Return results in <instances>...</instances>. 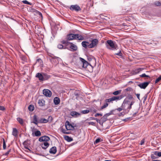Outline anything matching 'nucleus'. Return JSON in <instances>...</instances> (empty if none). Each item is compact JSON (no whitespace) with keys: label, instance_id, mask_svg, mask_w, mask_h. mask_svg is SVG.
Wrapping results in <instances>:
<instances>
[{"label":"nucleus","instance_id":"f257e3e1","mask_svg":"<svg viewBox=\"0 0 161 161\" xmlns=\"http://www.w3.org/2000/svg\"><path fill=\"white\" fill-rule=\"evenodd\" d=\"M134 103V101L130 102L129 100L125 99L121 107L118 108L117 110L120 112L122 110L126 109V111H127V113H128L131 108L132 105Z\"/></svg>","mask_w":161,"mask_h":161},{"label":"nucleus","instance_id":"f03ea898","mask_svg":"<svg viewBox=\"0 0 161 161\" xmlns=\"http://www.w3.org/2000/svg\"><path fill=\"white\" fill-rule=\"evenodd\" d=\"M76 124L73 123H70L69 121H66L65 126L66 129L63 128H61V131L64 134H68L69 133L68 131L69 130H74V127H76Z\"/></svg>","mask_w":161,"mask_h":161},{"label":"nucleus","instance_id":"7ed1b4c3","mask_svg":"<svg viewBox=\"0 0 161 161\" xmlns=\"http://www.w3.org/2000/svg\"><path fill=\"white\" fill-rule=\"evenodd\" d=\"M106 45L108 49L113 50L116 49L117 47V46L116 43L111 40H107Z\"/></svg>","mask_w":161,"mask_h":161},{"label":"nucleus","instance_id":"20e7f679","mask_svg":"<svg viewBox=\"0 0 161 161\" xmlns=\"http://www.w3.org/2000/svg\"><path fill=\"white\" fill-rule=\"evenodd\" d=\"M161 157V152L155 151L153 152L151 155V158L153 160L152 161H161L159 160H155Z\"/></svg>","mask_w":161,"mask_h":161},{"label":"nucleus","instance_id":"39448f33","mask_svg":"<svg viewBox=\"0 0 161 161\" xmlns=\"http://www.w3.org/2000/svg\"><path fill=\"white\" fill-rule=\"evenodd\" d=\"M98 42V41L97 39H94L92 41L91 43L88 45V47L91 48H93L97 46Z\"/></svg>","mask_w":161,"mask_h":161},{"label":"nucleus","instance_id":"423d86ee","mask_svg":"<svg viewBox=\"0 0 161 161\" xmlns=\"http://www.w3.org/2000/svg\"><path fill=\"white\" fill-rule=\"evenodd\" d=\"M69 9L72 11H75L76 12H78L81 10L80 7L77 5H71Z\"/></svg>","mask_w":161,"mask_h":161},{"label":"nucleus","instance_id":"0eeeda50","mask_svg":"<svg viewBox=\"0 0 161 161\" xmlns=\"http://www.w3.org/2000/svg\"><path fill=\"white\" fill-rule=\"evenodd\" d=\"M69 44H70V46L69 48L68 49V50L72 52H74L77 50L78 48L77 46L71 42H69Z\"/></svg>","mask_w":161,"mask_h":161},{"label":"nucleus","instance_id":"6e6552de","mask_svg":"<svg viewBox=\"0 0 161 161\" xmlns=\"http://www.w3.org/2000/svg\"><path fill=\"white\" fill-rule=\"evenodd\" d=\"M80 60L81 61L82 63L83 67L85 68H86L88 66L92 67V66L90 64H89L83 58H80Z\"/></svg>","mask_w":161,"mask_h":161},{"label":"nucleus","instance_id":"1a4fd4ad","mask_svg":"<svg viewBox=\"0 0 161 161\" xmlns=\"http://www.w3.org/2000/svg\"><path fill=\"white\" fill-rule=\"evenodd\" d=\"M76 34H68L66 37L67 41H70L74 39H76Z\"/></svg>","mask_w":161,"mask_h":161},{"label":"nucleus","instance_id":"9d476101","mask_svg":"<svg viewBox=\"0 0 161 161\" xmlns=\"http://www.w3.org/2000/svg\"><path fill=\"white\" fill-rule=\"evenodd\" d=\"M43 93L46 97H51L52 92L50 91L47 89H44L43 90Z\"/></svg>","mask_w":161,"mask_h":161},{"label":"nucleus","instance_id":"9b49d317","mask_svg":"<svg viewBox=\"0 0 161 161\" xmlns=\"http://www.w3.org/2000/svg\"><path fill=\"white\" fill-rule=\"evenodd\" d=\"M149 82H144L138 85V86L141 89H145L149 84Z\"/></svg>","mask_w":161,"mask_h":161},{"label":"nucleus","instance_id":"f8f14e48","mask_svg":"<svg viewBox=\"0 0 161 161\" xmlns=\"http://www.w3.org/2000/svg\"><path fill=\"white\" fill-rule=\"evenodd\" d=\"M49 137L47 136H42L39 139V141L40 142H47L50 140Z\"/></svg>","mask_w":161,"mask_h":161},{"label":"nucleus","instance_id":"ddd939ff","mask_svg":"<svg viewBox=\"0 0 161 161\" xmlns=\"http://www.w3.org/2000/svg\"><path fill=\"white\" fill-rule=\"evenodd\" d=\"M36 77L38 78L39 80L40 81L44 80V78L43 77V74H42L40 73H38L36 74Z\"/></svg>","mask_w":161,"mask_h":161},{"label":"nucleus","instance_id":"4468645a","mask_svg":"<svg viewBox=\"0 0 161 161\" xmlns=\"http://www.w3.org/2000/svg\"><path fill=\"white\" fill-rule=\"evenodd\" d=\"M70 115L74 117H77L80 115V114L75 111H72L70 112Z\"/></svg>","mask_w":161,"mask_h":161},{"label":"nucleus","instance_id":"2eb2a0df","mask_svg":"<svg viewBox=\"0 0 161 161\" xmlns=\"http://www.w3.org/2000/svg\"><path fill=\"white\" fill-rule=\"evenodd\" d=\"M110 121H103L102 127L104 129H108L109 127V125H107L109 123H110Z\"/></svg>","mask_w":161,"mask_h":161},{"label":"nucleus","instance_id":"dca6fc26","mask_svg":"<svg viewBox=\"0 0 161 161\" xmlns=\"http://www.w3.org/2000/svg\"><path fill=\"white\" fill-rule=\"evenodd\" d=\"M112 114V112H111L110 113L105 114L102 118L103 121H107V120H108V119L107 118L108 117L111 115Z\"/></svg>","mask_w":161,"mask_h":161},{"label":"nucleus","instance_id":"f3484780","mask_svg":"<svg viewBox=\"0 0 161 161\" xmlns=\"http://www.w3.org/2000/svg\"><path fill=\"white\" fill-rule=\"evenodd\" d=\"M49 145V144L47 142H44L41 144L42 148L44 149H46Z\"/></svg>","mask_w":161,"mask_h":161},{"label":"nucleus","instance_id":"a211bd4d","mask_svg":"<svg viewBox=\"0 0 161 161\" xmlns=\"http://www.w3.org/2000/svg\"><path fill=\"white\" fill-rule=\"evenodd\" d=\"M38 103L39 106L42 107L45 105V101L43 99H40L38 100Z\"/></svg>","mask_w":161,"mask_h":161},{"label":"nucleus","instance_id":"6ab92c4d","mask_svg":"<svg viewBox=\"0 0 161 161\" xmlns=\"http://www.w3.org/2000/svg\"><path fill=\"white\" fill-rule=\"evenodd\" d=\"M30 140H27L26 141H25L23 142V145L24 146V147L26 149H28V147H29V145L30 144Z\"/></svg>","mask_w":161,"mask_h":161},{"label":"nucleus","instance_id":"aec40b11","mask_svg":"<svg viewBox=\"0 0 161 161\" xmlns=\"http://www.w3.org/2000/svg\"><path fill=\"white\" fill-rule=\"evenodd\" d=\"M18 131L16 128H13V129L12 134L13 136L15 137H16L18 136Z\"/></svg>","mask_w":161,"mask_h":161},{"label":"nucleus","instance_id":"412c9836","mask_svg":"<svg viewBox=\"0 0 161 161\" xmlns=\"http://www.w3.org/2000/svg\"><path fill=\"white\" fill-rule=\"evenodd\" d=\"M76 39H77L79 40H83L85 39V38L83 36H81V35L76 34Z\"/></svg>","mask_w":161,"mask_h":161},{"label":"nucleus","instance_id":"4be33fe9","mask_svg":"<svg viewBox=\"0 0 161 161\" xmlns=\"http://www.w3.org/2000/svg\"><path fill=\"white\" fill-rule=\"evenodd\" d=\"M57 152L56 147H52L49 150V152L53 154H55Z\"/></svg>","mask_w":161,"mask_h":161},{"label":"nucleus","instance_id":"5701e85b","mask_svg":"<svg viewBox=\"0 0 161 161\" xmlns=\"http://www.w3.org/2000/svg\"><path fill=\"white\" fill-rule=\"evenodd\" d=\"M37 64L38 66L42 67L43 65V62L41 59L39 58L36 60V63L35 64Z\"/></svg>","mask_w":161,"mask_h":161},{"label":"nucleus","instance_id":"b1692460","mask_svg":"<svg viewBox=\"0 0 161 161\" xmlns=\"http://www.w3.org/2000/svg\"><path fill=\"white\" fill-rule=\"evenodd\" d=\"M89 44V42L86 41H83L81 43L82 46L85 48H86L88 47Z\"/></svg>","mask_w":161,"mask_h":161},{"label":"nucleus","instance_id":"393cba45","mask_svg":"<svg viewBox=\"0 0 161 161\" xmlns=\"http://www.w3.org/2000/svg\"><path fill=\"white\" fill-rule=\"evenodd\" d=\"M60 99L58 97H56L54 99V102L55 105L58 104L60 103Z\"/></svg>","mask_w":161,"mask_h":161},{"label":"nucleus","instance_id":"a878e982","mask_svg":"<svg viewBox=\"0 0 161 161\" xmlns=\"http://www.w3.org/2000/svg\"><path fill=\"white\" fill-rule=\"evenodd\" d=\"M64 138L65 140L68 142H70L73 141V139L71 137H70L69 136H64Z\"/></svg>","mask_w":161,"mask_h":161},{"label":"nucleus","instance_id":"bb28decb","mask_svg":"<svg viewBox=\"0 0 161 161\" xmlns=\"http://www.w3.org/2000/svg\"><path fill=\"white\" fill-rule=\"evenodd\" d=\"M44 80H47L50 78V76L46 73H43Z\"/></svg>","mask_w":161,"mask_h":161},{"label":"nucleus","instance_id":"cd10ccee","mask_svg":"<svg viewBox=\"0 0 161 161\" xmlns=\"http://www.w3.org/2000/svg\"><path fill=\"white\" fill-rule=\"evenodd\" d=\"M91 125L93 126H95L96 125V123H95L92 122V121H90L89 122H87L86 123V125H85L88 126L89 125Z\"/></svg>","mask_w":161,"mask_h":161},{"label":"nucleus","instance_id":"c85d7f7f","mask_svg":"<svg viewBox=\"0 0 161 161\" xmlns=\"http://www.w3.org/2000/svg\"><path fill=\"white\" fill-rule=\"evenodd\" d=\"M41 135V133L39 130L36 131L34 134L33 136H40Z\"/></svg>","mask_w":161,"mask_h":161},{"label":"nucleus","instance_id":"c756f323","mask_svg":"<svg viewBox=\"0 0 161 161\" xmlns=\"http://www.w3.org/2000/svg\"><path fill=\"white\" fill-rule=\"evenodd\" d=\"M53 119V118L51 116H49L47 119L42 118V119L40 121H52Z\"/></svg>","mask_w":161,"mask_h":161},{"label":"nucleus","instance_id":"7c9ffc66","mask_svg":"<svg viewBox=\"0 0 161 161\" xmlns=\"http://www.w3.org/2000/svg\"><path fill=\"white\" fill-rule=\"evenodd\" d=\"M113 101L118 100H120L121 98V97L119 96H114L112 97Z\"/></svg>","mask_w":161,"mask_h":161},{"label":"nucleus","instance_id":"2f4dec72","mask_svg":"<svg viewBox=\"0 0 161 161\" xmlns=\"http://www.w3.org/2000/svg\"><path fill=\"white\" fill-rule=\"evenodd\" d=\"M34 109V106L32 105H30L28 107L29 110L30 111H33Z\"/></svg>","mask_w":161,"mask_h":161},{"label":"nucleus","instance_id":"473e14b6","mask_svg":"<svg viewBox=\"0 0 161 161\" xmlns=\"http://www.w3.org/2000/svg\"><path fill=\"white\" fill-rule=\"evenodd\" d=\"M158 43H155V42H147L146 43L148 45H152L153 46H154L156 45H157Z\"/></svg>","mask_w":161,"mask_h":161},{"label":"nucleus","instance_id":"72a5a7b5","mask_svg":"<svg viewBox=\"0 0 161 161\" xmlns=\"http://www.w3.org/2000/svg\"><path fill=\"white\" fill-rule=\"evenodd\" d=\"M143 69L142 68H138L135 70V72L136 73H138L141 71H142Z\"/></svg>","mask_w":161,"mask_h":161},{"label":"nucleus","instance_id":"f704fd0d","mask_svg":"<svg viewBox=\"0 0 161 161\" xmlns=\"http://www.w3.org/2000/svg\"><path fill=\"white\" fill-rule=\"evenodd\" d=\"M108 103H106V102H105V103H104V104L103 105V106H102L101 107V108L102 109H104V108H106L108 106Z\"/></svg>","mask_w":161,"mask_h":161},{"label":"nucleus","instance_id":"c9c22d12","mask_svg":"<svg viewBox=\"0 0 161 161\" xmlns=\"http://www.w3.org/2000/svg\"><path fill=\"white\" fill-rule=\"evenodd\" d=\"M90 112V110H82L81 111V113L84 114H87L88 113Z\"/></svg>","mask_w":161,"mask_h":161},{"label":"nucleus","instance_id":"e433bc0d","mask_svg":"<svg viewBox=\"0 0 161 161\" xmlns=\"http://www.w3.org/2000/svg\"><path fill=\"white\" fill-rule=\"evenodd\" d=\"M47 121H33V123L36 125H37L38 124L40 123H46Z\"/></svg>","mask_w":161,"mask_h":161},{"label":"nucleus","instance_id":"4c0bfd02","mask_svg":"<svg viewBox=\"0 0 161 161\" xmlns=\"http://www.w3.org/2000/svg\"><path fill=\"white\" fill-rule=\"evenodd\" d=\"M140 76L141 77H147V78H150V76H149L148 75H146V74L145 73L142 74V75H140Z\"/></svg>","mask_w":161,"mask_h":161},{"label":"nucleus","instance_id":"58836bf2","mask_svg":"<svg viewBox=\"0 0 161 161\" xmlns=\"http://www.w3.org/2000/svg\"><path fill=\"white\" fill-rule=\"evenodd\" d=\"M58 47L60 49H62L63 48L65 49L66 48L64 47L61 44H59L58 45Z\"/></svg>","mask_w":161,"mask_h":161},{"label":"nucleus","instance_id":"ea45409f","mask_svg":"<svg viewBox=\"0 0 161 161\" xmlns=\"http://www.w3.org/2000/svg\"><path fill=\"white\" fill-rule=\"evenodd\" d=\"M6 146L5 141L4 139L3 140V148L4 149H5L6 148Z\"/></svg>","mask_w":161,"mask_h":161},{"label":"nucleus","instance_id":"a19ab883","mask_svg":"<svg viewBox=\"0 0 161 161\" xmlns=\"http://www.w3.org/2000/svg\"><path fill=\"white\" fill-rule=\"evenodd\" d=\"M113 101L112 97L109 99H106L105 100V102L107 103H108V102H112Z\"/></svg>","mask_w":161,"mask_h":161},{"label":"nucleus","instance_id":"79ce46f5","mask_svg":"<svg viewBox=\"0 0 161 161\" xmlns=\"http://www.w3.org/2000/svg\"><path fill=\"white\" fill-rule=\"evenodd\" d=\"M31 130L32 132V135L34 136V132L36 131V129L34 127H31Z\"/></svg>","mask_w":161,"mask_h":161},{"label":"nucleus","instance_id":"37998d69","mask_svg":"<svg viewBox=\"0 0 161 161\" xmlns=\"http://www.w3.org/2000/svg\"><path fill=\"white\" fill-rule=\"evenodd\" d=\"M161 80V75H160L155 80V83H157Z\"/></svg>","mask_w":161,"mask_h":161},{"label":"nucleus","instance_id":"c03bdc74","mask_svg":"<svg viewBox=\"0 0 161 161\" xmlns=\"http://www.w3.org/2000/svg\"><path fill=\"white\" fill-rule=\"evenodd\" d=\"M22 2L25 4H27L30 5H31V4L30 2H28L26 0L23 1Z\"/></svg>","mask_w":161,"mask_h":161},{"label":"nucleus","instance_id":"a18cd8bd","mask_svg":"<svg viewBox=\"0 0 161 161\" xmlns=\"http://www.w3.org/2000/svg\"><path fill=\"white\" fill-rule=\"evenodd\" d=\"M120 91H115L114 92H113V94L114 95H117L118 94H119V93H120Z\"/></svg>","mask_w":161,"mask_h":161},{"label":"nucleus","instance_id":"49530a36","mask_svg":"<svg viewBox=\"0 0 161 161\" xmlns=\"http://www.w3.org/2000/svg\"><path fill=\"white\" fill-rule=\"evenodd\" d=\"M100 140H101V139L99 138H98L97 139H96V140H95V141L94 142V143L96 144V143L99 142L101 141Z\"/></svg>","mask_w":161,"mask_h":161},{"label":"nucleus","instance_id":"de8ad7c7","mask_svg":"<svg viewBox=\"0 0 161 161\" xmlns=\"http://www.w3.org/2000/svg\"><path fill=\"white\" fill-rule=\"evenodd\" d=\"M67 40L65 41L64 40L62 41V43L63 44H65L66 45H68V44H69V42H68L67 41Z\"/></svg>","mask_w":161,"mask_h":161},{"label":"nucleus","instance_id":"09e8293b","mask_svg":"<svg viewBox=\"0 0 161 161\" xmlns=\"http://www.w3.org/2000/svg\"><path fill=\"white\" fill-rule=\"evenodd\" d=\"M154 4L157 6H160L161 5V3L159 1L155 2Z\"/></svg>","mask_w":161,"mask_h":161},{"label":"nucleus","instance_id":"8fccbe9b","mask_svg":"<svg viewBox=\"0 0 161 161\" xmlns=\"http://www.w3.org/2000/svg\"><path fill=\"white\" fill-rule=\"evenodd\" d=\"M33 121H38L37 116V115H35L33 116Z\"/></svg>","mask_w":161,"mask_h":161},{"label":"nucleus","instance_id":"3c124183","mask_svg":"<svg viewBox=\"0 0 161 161\" xmlns=\"http://www.w3.org/2000/svg\"><path fill=\"white\" fill-rule=\"evenodd\" d=\"M11 149H9L6 153L4 154V155L6 156L8 155L9 154V153L11 152Z\"/></svg>","mask_w":161,"mask_h":161},{"label":"nucleus","instance_id":"603ef678","mask_svg":"<svg viewBox=\"0 0 161 161\" xmlns=\"http://www.w3.org/2000/svg\"><path fill=\"white\" fill-rule=\"evenodd\" d=\"M115 54L119 56H122V53H121V51H120L119 53H115Z\"/></svg>","mask_w":161,"mask_h":161},{"label":"nucleus","instance_id":"864d4df0","mask_svg":"<svg viewBox=\"0 0 161 161\" xmlns=\"http://www.w3.org/2000/svg\"><path fill=\"white\" fill-rule=\"evenodd\" d=\"M0 110L3 111L4 110L5 108L3 106H0Z\"/></svg>","mask_w":161,"mask_h":161},{"label":"nucleus","instance_id":"5fc2aeb1","mask_svg":"<svg viewBox=\"0 0 161 161\" xmlns=\"http://www.w3.org/2000/svg\"><path fill=\"white\" fill-rule=\"evenodd\" d=\"M24 122L25 121H19L20 124L22 126H24V125L25 124Z\"/></svg>","mask_w":161,"mask_h":161},{"label":"nucleus","instance_id":"6e6d98bb","mask_svg":"<svg viewBox=\"0 0 161 161\" xmlns=\"http://www.w3.org/2000/svg\"><path fill=\"white\" fill-rule=\"evenodd\" d=\"M144 143V139H142V140H141V145H143Z\"/></svg>","mask_w":161,"mask_h":161},{"label":"nucleus","instance_id":"4d7b16f0","mask_svg":"<svg viewBox=\"0 0 161 161\" xmlns=\"http://www.w3.org/2000/svg\"><path fill=\"white\" fill-rule=\"evenodd\" d=\"M97 122H98V121ZM98 122L100 125H101L102 126L103 121H98Z\"/></svg>","mask_w":161,"mask_h":161},{"label":"nucleus","instance_id":"13d9d810","mask_svg":"<svg viewBox=\"0 0 161 161\" xmlns=\"http://www.w3.org/2000/svg\"><path fill=\"white\" fill-rule=\"evenodd\" d=\"M128 98L129 100H131L132 99H133V97L132 96L130 95L129 96Z\"/></svg>","mask_w":161,"mask_h":161},{"label":"nucleus","instance_id":"bf43d9fd","mask_svg":"<svg viewBox=\"0 0 161 161\" xmlns=\"http://www.w3.org/2000/svg\"><path fill=\"white\" fill-rule=\"evenodd\" d=\"M140 95L139 94H136V96H137V97L139 100H140Z\"/></svg>","mask_w":161,"mask_h":161},{"label":"nucleus","instance_id":"052dcab7","mask_svg":"<svg viewBox=\"0 0 161 161\" xmlns=\"http://www.w3.org/2000/svg\"><path fill=\"white\" fill-rule=\"evenodd\" d=\"M17 121H23V120L22 119H21L19 118H17Z\"/></svg>","mask_w":161,"mask_h":161},{"label":"nucleus","instance_id":"680f3d73","mask_svg":"<svg viewBox=\"0 0 161 161\" xmlns=\"http://www.w3.org/2000/svg\"><path fill=\"white\" fill-rule=\"evenodd\" d=\"M97 115H100V116H102V115L101 114L97 113L95 114V116H96Z\"/></svg>","mask_w":161,"mask_h":161},{"label":"nucleus","instance_id":"e2e57ef3","mask_svg":"<svg viewBox=\"0 0 161 161\" xmlns=\"http://www.w3.org/2000/svg\"><path fill=\"white\" fill-rule=\"evenodd\" d=\"M39 15L40 16H42V13H41L40 12H39Z\"/></svg>","mask_w":161,"mask_h":161},{"label":"nucleus","instance_id":"0e129e2a","mask_svg":"<svg viewBox=\"0 0 161 161\" xmlns=\"http://www.w3.org/2000/svg\"><path fill=\"white\" fill-rule=\"evenodd\" d=\"M123 26H126V24L125 23H123V24H122Z\"/></svg>","mask_w":161,"mask_h":161},{"label":"nucleus","instance_id":"69168bd1","mask_svg":"<svg viewBox=\"0 0 161 161\" xmlns=\"http://www.w3.org/2000/svg\"><path fill=\"white\" fill-rule=\"evenodd\" d=\"M147 96H146V97H145V100L146 99V98H147Z\"/></svg>","mask_w":161,"mask_h":161},{"label":"nucleus","instance_id":"338daca9","mask_svg":"<svg viewBox=\"0 0 161 161\" xmlns=\"http://www.w3.org/2000/svg\"><path fill=\"white\" fill-rule=\"evenodd\" d=\"M147 96H146V97H145V100L146 99V98H147Z\"/></svg>","mask_w":161,"mask_h":161},{"label":"nucleus","instance_id":"774afa93","mask_svg":"<svg viewBox=\"0 0 161 161\" xmlns=\"http://www.w3.org/2000/svg\"><path fill=\"white\" fill-rule=\"evenodd\" d=\"M123 121H126V119H124L123 120Z\"/></svg>","mask_w":161,"mask_h":161}]
</instances>
